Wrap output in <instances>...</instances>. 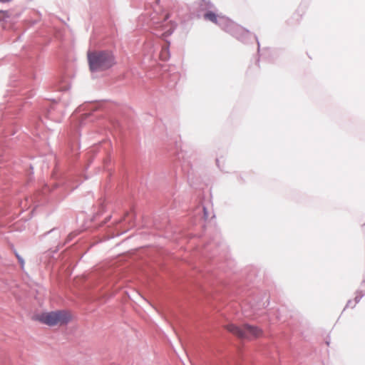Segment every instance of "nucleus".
<instances>
[{"label":"nucleus","instance_id":"nucleus-2","mask_svg":"<svg viewBox=\"0 0 365 365\" xmlns=\"http://www.w3.org/2000/svg\"><path fill=\"white\" fill-rule=\"evenodd\" d=\"M88 58L92 71L106 70L115 64L114 56L109 51L90 52Z\"/></svg>","mask_w":365,"mask_h":365},{"label":"nucleus","instance_id":"nucleus-7","mask_svg":"<svg viewBox=\"0 0 365 365\" xmlns=\"http://www.w3.org/2000/svg\"><path fill=\"white\" fill-rule=\"evenodd\" d=\"M217 163L218 167L221 166L220 164V160H217Z\"/></svg>","mask_w":365,"mask_h":365},{"label":"nucleus","instance_id":"nucleus-5","mask_svg":"<svg viewBox=\"0 0 365 365\" xmlns=\"http://www.w3.org/2000/svg\"><path fill=\"white\" fill-rule=\"evenodd\" d=\"M16 257L18 258L19 262L21 263V266L24 265V260L23 259L19 256V255L17 252H15Z\"/></svg>","mask_w":365,"mask_h":365},{"label":"nucleus","instance_id":"nucleus-3","mask_svg":"<svg viewBox=\"0 0 365 365\" xmlns=\"http://www.w3.org/2000/svg\"><path fill=\"white\" fill-rule=\"evenodd\" d=\"M228 331L241 339H255L259 337L262 334V331L257 327L244 324L242 327H237L235 324H228L226 326Z\"/></svg>","mask_w":365,"mask_h":365},{"label":"nucleus","instance_id":"nucleus-1","mask_svg":"<svg viewBox=\"0 0 365 365\" xmlns=\"http://www.w3.org/2000/svg\"><path fill=\"white\" fill-rule=\"evenodd\" d=\"M35 319L49 327L63 326L73 319V315L68 310H57L38 314Z\"/></svg>","mask_w":365,"mask_h":365},{"label":"nucleus","instance_id":"nucleus-8","mask_svg":"<svg viewBox=\"0 0 365 365\" xmlns=\"http://www.w3.org/2000/svg\"><path fill=\"white\" fill-rule=\"evenodd\" d=\"M169 18V15L167 14L166 16H165V19H168Z\"/></svg>","mask_w":365,"mask_h":365},{"label":"nucleus","instance_id":"nucleus-6","mask_svg":"<svg viewBox=\"0 0 365 365\" xmlns=\"http://www.w3.org/2000/svg\"><path fill=\"white\" fill-rule=\"evenodd\" d=\"M5 13L3 11H0V18L4 16Z\"/></svg>","mask_w":365,"mask_h":365},{"label":"nucleus","instance_id":"nucleus-4","mask_svg":"<svg viewBox=\"0 0 365 365\" xmlns=\"http://www.w3.org/2000/svg\"><path fill=\"white\" fill-rule=\"evenodd\" d=\"M218 16L212 11H208L205 14L204 18L206 20L210 21L214 24H217Z\"/></svg>","mask_w":365,"mask_h":365}]
</instances>
